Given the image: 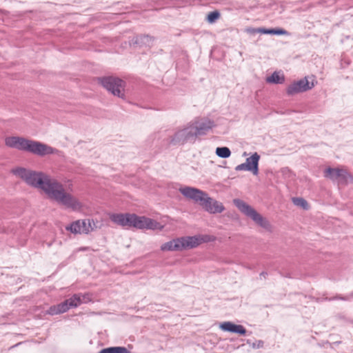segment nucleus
<instances>
[{
  "label": "nucleus",
  "mask_w": 353,
  "mask_h": 353,
  "mask_svg": "<svg viewBox=\"0 0 353 353\" xmlns=\"http://www.w3.org/2000/svg\"><path fill=\"white\" fill-rule=\"evenodd\" d=\"M12 172L23 179L28 185L42 190L50 199L67 208L77 212L82 210L81 202L70 192L66 191L61 183L48 174L23 168H14Z\"/></svg>",
  "instance_id": "f257e3e1"
},
{
  "label": "nucleus",
  "mask_w": 353,
  "mask_h": 353,
  "mask_svg": "<svg viewBox=\"0 0 353 353\" xmlns=\"http://www.w3.org/2000/svg\"><path fill=\"white\" fill-rule=\"evenodd\" d=\"M5 144L12 148L28 152L43 157L48 154H58L59 151L47 144L28 139L21 137H8L5 139Z\"/></svg>",
  "instance_id": "f03ea898"
},
{
  "label": "nucleus",
  "mask_w": 353,
  "mask_h": 353,
  "mask_svg": "<svg viewBox=\"0 0 353 353\" xmlns=\"http://www.w3.org/2000/svg\"><path fill=\"white\" fill-rule=\"evenodd\" d=\"M179 192L185 197L198 203L205 211L210 214L221 213L225 210L221 202L210 197L205 192L198 188L184 186L179 188Z\"/></svg>",
  "instance_id": "7ed1b4c3"
},
{
  "label": "nucleus",
  "mask_w": 353,
  "mask_h": 353,
  "mask_svg": "<svg viewBox=\"0 0 353 353\" xmlns=\"http://www.w3.org/2000/svg\"><path fill=\"white\" fill-rule=\"evenodd\" d=\"M233 203L241 213L251 219L256 225L265 230L271 228L269 221L251 205L239 199H234Z\"/></svg>",
  "instance_id": "20e7f679"
},
{
  "label": "nucleus",
  "mask_w": 353,
  "mask_h": 353,
  "mask_svg": "<svg viewBox=\"0 0 353 353\" xmlns=\"http://www.w3.org/2000/svg\"><path fill=\"white\" fill-rule=\"evenodd\" d=\"M196 137L193 131L190 123L179 128L174 134L170 137V143L172 145H183L187 142L194 143Z\"/></svg>",
  "instance_id": "39448f33"
},
{
  "label": "nucleus",
  "mask_w": 353,
  "mask_h": 353,
  "mask_svg": "<svg viewBox=\"0 0 353 353\" xmlns=\"http://www.w3.org/2000/svg\"><path fill=\"white\" fill-rule=\"evenodd\" d=\"M324 176L332 181H337L341 185L353 182V176L343 168H327L324 171Z\"/></svg>",
  "instance_id": "423d86ee"
},
{
  "label": "nucleus",
  "mask_w": 353,
  "mask_h": 353,
  "mask_svg": "<svg viewBox=\"0 0 353 353\" xmlns=\"http://www.w3.org/2000/svg\"><path fill=\"white\" fill-rule=\"evenodd\" d=\"M100 82L103 87L113 95L123 97L125 82L123 80L114 77H106L101 78Z\"/></svg>",
  "instance_id": "0eeeda50"
},
{
  "label": "nucleus",
  "mask_w": 353,
  "mask_h": 353,
  "mask_svg": "<svg viewBox=\"0 0 353 353\" xmlns=\"http://www.w3.org/2000/svg\"><path fill=\"white\" fill-rule=\"evenodd\" d=\"M215 239L214 236L208 234H197L180 237L182 250L195 248L203 243L214 241Z\"/></svg>",
  "instance_id": "6e6552de"
},
{
  "label": "nucleus",
  "mask_w": 353,
  "mask_h": 353,
  "mask_svg": "<svg viewBox=\"0 0 353 353\" xmlns=\"http://www.w3.org/2000/svg\"><path fill=\"white\" fill-rule=\"evenodd\" d=\"M96 228L95 223L91 219H79L67 225L65 229L73 234H88Z\"/></svg>",
  "instance_id": "1a4fd4ad"
},
{
  "label": "nucleus",
  "mask_w": 353,
  "mask_h": 353,
  "mask_svg": "<svg viewBox=\"0 0 353 353\" xmlns=\"http://www.w3.org/2000/svg\"><path fill=\"white\" fill-rule=\"evenodd\" d=\"M132 227L137 229L161 230L164 228V225L150 218L139 216L133 214Z\"/></svg>",
  "instance_id": "9d476101"
},
{
  "label": "nucleus",
  "mask_w": 353,
  "mask_h": 353,
  "mask_svg": "<svg viewBox=\"0 0 353 353\" xmlns=\"http://www.w3.org/2000/svg\"><path fill=\"white\" fill-rule=\"evenodd\" d=\"M81 304V296L79 295H74L69 299L57 305L52 306L49 308L48 313L54 315L63 313L68 311L70 307H77Z\"/></svg>",
  "instance_id": "9b49d317"
},
{
  "label": "nucleus",
  "mask_w": 353,
  "mask_h": 353,
  "mask_svg": "<svg viewBox=\"0 0 353 353\" xmlns=\"http://www.w3.org/2000/svg\"><path fill=\"white\" fill-rule=\"evenodd\" d=\"M190 123L196 137L205 134L214 126V122L208 118H197Z\"/></svg>",
  "instance_id": "f8f14e48"
},
{
  "label": "nucleus",
  "mask_w": 353,
  "mask_h": 353,
  "mask_svg": "<svg viewBox=\"0 0 353 353\" xmlns=\"http://www.w3.org/2000/svg\"><path fill=\"white\" fill-rule=\"evenodd\" d=\"M314 86V83H310L307 77H305L291 83L288 87L286 92L288 95H294L311 90Z\"/></svg>",
  "instance_id": "ddd939ff"
},
{
  "label": "nucleus",
  "mask_w": 353,
  "mask_h": 353,
  "mask_svg": "<svg viewBox=\"0 0 353 353\" xmlns=\"http://www.w3.org/2000/svg\"><path fill=\"white\" fill-rule=\"evenodd\" d=\"M133 214H110V219L115 224L122 226L131 228L132 223Z\"/></svg>",
  "instance_id": "4468645a"
},
{
  "label": "nucleus",
  "mask_w": 353,
  "mask_h": 353,
  "mask_svg": "<svg viewBox=\"0 0 353 353\" xmlns=\"http://www.w3.org/2000/svg\"><path fill=\"white\" fill-rule=\"evenodd\" d=\"M219 328L224 332L237 333L241 335L246 334L245 328L241 325H236L230 321H224L219 324Z\"/></svg>",
  "instance_id": "2eb2a0df"
},
{
  "label": "nucleus",
  "mask_w": 353,
  "mask_h": 353,
  "mask_svg": "<svg viewBox=\"0 0 353 353\" xmlns=\"http://www.w3.org/2000/svg\"><path fill=\"white\" fill-rule=\"evenodd\" d=\"M260 156L257 152H254L245 160V164L250 172H252L254 175H257L259 173V162Z\"/></svg>",
  "instance_id": "dca6fc26"
},
{
  "label": "nucleus",
  "mask_w": 353,
  "mask_h": 353,
  "mask_svg": "<svg viewBox=\"0 0 353 353\" xmlns=\"http://www.w3.org/2000/svg\"><path fill=\"white\" fill-rule=\"evenodd\" d=\"M160 249L162 252L182 251L180 237L163 243Z\"/></svg>",
  "instance_id": "f3484780"
},
{
  "label": "nucleus",
  "mask_w": 353,
  "mask_h": 353,
  "mask_svg": "<svg viewBox=\"0 0 353 353\" xmlns=\"http://www.w3.org/2000/svg\"><path fill=\"white\" fill-rule=\"evenodd\" d=\"M285 81V76L281 71H275L266 78L268 83L281 84Z\"/></svg>",
  "instance_id": "a211bd4d"
},
{
  "label": "nucleus",
  "mask_w": 353,
  "mask_h": 353,
  "mask_svg": "<svg viewBox=\"0 0 353 353\" xmlns=\"http://www.w3.org/2000/svg\"><path fill=\"white\" fill-rule=\"evenodd\" d=\"M99 353H130L125 347L117 346L102 349Z\"/></svg>",
  "instance_id": "6ab92c4d"
},
{
  "label": "nucleus",
  "mask_w": 353,
  "mask_h": 353,
  "mask_svg": "<svg viewBox=\"0 0 353 353\" xmlns=\"http://www.w3.org/2000/svg\"><path fill=\"white\" fill-rule=\"evenodd\" d=\"M260 33L266 34H277V35L288 34V32L281 28H276V29L261 28Z\"/></svg>",
  "instance_id": "aec40b11"
},
{
  "label": "nucleus",
  "mask_w": 353,
  "mask_h": 353,
  "mask_svg": "<svg viewBox=\"0 0 353 353\" xmlns=\"http://www.w3.org/2000/svg\"><path fill=\"white\" fill-rule=\"evenodd\" d=\"M216 154L221 158H228L231 155L230 150L227 147L216 148Z\"/></svg>",
  "instance_id": "412c9836"
},
{
  "label": "nucleus",
  "mask_w": 353,
  "mask_h": 353,
  "mask_svg": "<svg viewBox=\"0 0 353 353\" xmlns=\"http://www.w3.org/2000/svg\"><path fill=\"white\" fill-rule=\"evenodd\" d=\"M293 203L296 205L302 208L304 210L309 209V205L306 200L303 198L296 197L292 199Z\"/></svg>",
  "instance_id": "4be33fe9"
},
{
  "label": "nucleus",
  "mask_w": 353,
  "mask_h": 353,
  "mask_svg": "<svg viewBox=\"0 0 353 353\" xmlns=\"http://www.w3.org/2000/svg\"><path fill=\"white\" fill-rule=\"evenodd\" d=\"M220 17V14L218 11L211 12L208 14L207 20L210 23L215 22Z\"/></svg>",
  "instance_id": "5701e85b"
},
{
  "label": "nucleus",
  "mask_w": 353,
  "mask_h": 353,
  "mask_svg": "<svg viewBox=\"0 0 353 353\" xmlns=\"http://www.w3.org/2000/svg\"><path fill=\"white\" fill-rule=\"evenodd\" d=\"M247 343L250 344L252 348H261L263 347V341L259 340L254 343H251L249 340L247 341Z\"/></svg>",
  "instance_id": "b1692460"
},
{
  "label": "nucleus",
  "mask_w": 353,
  "mask_h": 353,
  "mask_svg": "<svg viewBox=\"0 0 353 353\" xmlns=\"http://www.w3.org/2000/svg\"><path fill=\"white\" fill-rule=\"evenodd\" d=\"M79 295L81 296V304L83 303H88L91 301L90 295L88 294Z\"/></svg>",
  "instance_id": "393cba45"
},
{
  "label": "nucleus",
  "mask_w": 353,
  "mask_h": 353,
  "mask_svg": "<svg viewBox=\"0 0 353 353\" xmlns=\"http://www.w3.org/2000/svg\"><path fill=\"white\" fill-rule=\"evenodd\" d=\"M248 165L245 164V163H241L236 166L235 170L236 171H249L248 168H247Z\"/></svg>",
  "instance_id": "a878e982"
},
{
  "label": "nucleus",
  "mask_w": 353,
  "mask_h": 353,
  "mask_svg": "<svg viewBox=\"0 0 353 353\" xmlns=\"http://www.w3.org/2000/svg\"><path fill=\"white\" fill-rule=\"evenodd\" d=\"M261 28H248L245 30L246 32L249 34H256V33H260Z\"/></svg>",
  "instance_id": "bb28decb"
},
{
  "label": "nucleus",
  "mask_w": 353,
  "mask_h": 353,
  "mask_svg": "<svg viewBox=\"0 0 353 353\" xmlns=\"http://www.w3.org/2000/svg\"><path fill=\"white\" fill-rule=\"evenodd\" d=\"M148 39V37H137V38H136V42H137V41H138V40H139V39Z\"/></svg>",
  "instance_id": "cd10ccee"
},
{
  "label": "nucleus",
  "mask_w": 353,
  "mask_h": 353,
  "mask_svg": "<svg viewBox=\"0 0 353 353\" xmlns=\"http://www.w3.org/2000/svg\"><path fill=\"white\" fill-rule=\"evenodd\" d=\"M72 183L69 184L68 185V190H71V187H72Z\"/></svg>",
  "instance_id": "c85d7f7f"
},
{
  "label": "nucleus",
  "mask_w": 353,
  "mask_h": 353,
  "mask_svg": "<svg viewBox=\"0 0 353 353\" xmlns=\"http://www.w3.org/2000/svg\"><path fill=\"white\" fill-rule=\"evenodd\" d=\"M266 274H266L265 272H262V273H261V274H260V275H261V276H265V275H266Z\"/></svg>",
  "instance_id": "c756f323"
}]
</instances>
